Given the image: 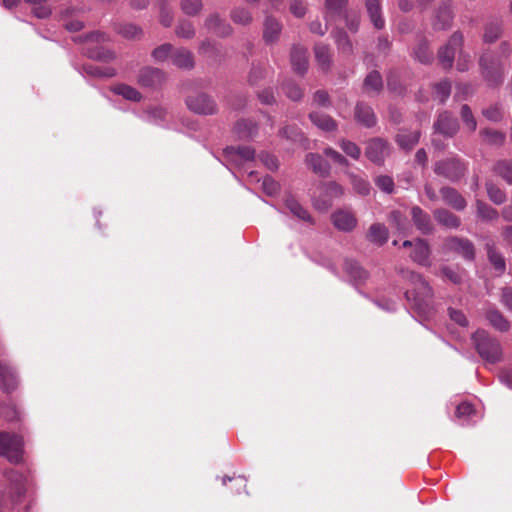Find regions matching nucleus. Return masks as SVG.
Returning a JSON list of instances; mask_svg holds the SVG:
<instances>
[{"mask_svg": "<svg viewBox=\"0 0 512 512\" xmlns=\"http://www.w3.org/2000/svg\"><path fill=\"white\" fill-rule=\"evenodd\" d=\"M227 154H236L240 156L243 160H252L255 155V150L250 146H238V147H228L225 149Z\"/></svg>", "mask_w": 512, "mask_h": 512, "instance_id": "obj_59", "label": "nucleus"}, {"mask_svg": "<svg viewBox=\"0 0 512 512\" xmlns=\"http://www.w3.org/2000/svg\"><path fill=\"white\" fill-rule=\"evenodd\" d=\"M350 180L354 191L359 195L367 196L370 193L371 186L367 180L354 174L350 176Z\"/></svg>", "mask_w": 512, "mask_h": 512, "instance_id": "obj_56", "label": "nucleus"}, {"mask_svg": "<svg viewBox=\"0 0 512 512\" xmlns=\"http://www.w3.org/2000/svg\"><path fill=\"white\" fill-rule=\"evenodd\" d=\"M476 215L479 219L486 222L496 221L499 218L498 211L484 202L483 200L476 199L475 201Z\"/></svg>", "mask_w": 512, "mask_h": 512, "instance_id": "obj_36", "label": "nucleus"}, {"mask_svg": "<svg viewBox=\"0 0 512 512\" xmlns=\"http://www.w3.org/2000/svg\"><path fill=\"white\" fill-rule=\"evenodd\" d=\"M485 318L489 324L499 332L505 333L508 332L511 328L510 321L499 309L495 307L486 309Z\"/></svg>", "mask_w": 512, "mask_h": 512, "instance_id": "obj_22", "label": "nucleus"}, {"mask_svg": "<svg viewBox=\"0 0 512 512\" xmlns=\"http://www.w3.org/2000/svg\"><path fill=\"white\" fill-rule=\"evenodd\" d=\"M411 220L416 229L423 235H430L435 227L430 215L420 206H413L410 210Z\"/></svg>", "mask_w": 512, "mask_h": 512, "instance_id": "obj_16", "label": "nucleus"}, {"mask_svg": "<svg viewBox=\"0 0 512 512\" xmlns=\"http://www.w3.org/2000/svg\"><path fill=\"white\" fill-rule=\"evenodd\" d=\"M430 255L431 249L428 241L423 238L415 239L414 249L410 254L411 259L421 266H430Z\"/></svg>", "mask_w": 512, "mask_h": 512, "instance_id": "obj_20", "label": "nucleus"}, {"mask_svg": "<svg viewBox=\"0 0 512 512\" xmlns=\"http://www.w3.org/2000/svg\"><path fill=\"white\" fill-rule=\"evenodd\" d=\"M387 88L389 91L400 96L406 93V88L401 84L398 77L393 74L387 76Z\"/></svg>", "mask_w": 512, "mask_h": 512, "instance_id": "obj_62", "label": "nucleus"}, {"mask_svg": "<svg viewBox=\"0 0 512 512\" xmlns=\"http://www.w3.org/2000/svg\"><path fill=\"white\" fill-rule=\"evenodd\" d=\"M390 224L400 232H405L408 228V221L405 215L399 210H393L388 217Z\"/></svg>", "mask_w": 512, "mask_h": 512, "instance_id": "obj_55", "label": "nucleus"}, {"mask_svg": "<svg viewBox=\"0 0 512 512\" xmlns=\"http://www.w3.org/2000/svg\"><path fill=\"white\" fill-rule=\"evenodd\" d=\"M115 94L121 95L127 100L138 102L141 100V93L134 87L126 84H117L111 89Z\"/></svg>", "mask_w": 512, "mask_h": 512, "instance_id": "obj_45", "label": "nucleus"}, {"mask_svg": "<svg viewBox=\"0 0 512 512\" xmlns=\"http://www.w3.org/2000/svg\"><path fill=\"white\" fill-rule=\"evenodd\" d=\"M464 42V37L462 32L455 31L447 44L443 45L439 48L437 52V57L440 65L444 69H450L453 66L456 49L462 47Z\"/></svg>", "mask_w": 512, "mask_h": 512, "instance_id": "obj_8", "label": "nucleus"}, {"mask_svg": "<svg viewBox=\"0 0 512 512\" xmlns=\"http://www.w3.org/2000/svg\"><path fill=\"white\" fill-rule=\"evenodd\" d=\"M482 115L489 121L500 122L503 119V107L500 103H495L482 110Z\"/></svg>", "mask_w": 512, "mask_h": 512, "instance_id": "obj_51", "label": "nucleus"}, {"mask_svg": "<svg viewBox=\"0 0 512 512\" xmlns=\"http://www.w3.org/2000/svg\"><path fill=\"white\" fill-rule=\"evenodd\" d=\"M282 30V25L279 21L272 17L267 16L264 20L263 39L266 43L271 44L279 39Z\"/></svg>", "mask_w": 512, "mask_h": 512, "instance_id": "obj_31", "label": "nucleus"}, {"mask_svg": "<svg viewBox=\"0 0 512 512\" xmlns=\"http://www.w3.org/2000/svg\"><path fill=\"white\" fill-rule=\"evenodd\" d=\"M484 248L489 263L492 265L498 275H503L506 271V260L503 254L497 248L496 244L492 240H488L485 243Z\"/></svg>", "mask_w": 512, "mask_h": 512, "instance_id": "obj_18", "label": "nucleus"}, {"mask_svg": "<svg viewBox=\"0 0 512 512\" xmlns=\"http://www.w3.org/2000/svg\"><path fill=\"white\" fill-rule=\"evenodd\" d=\"M479 134L487 144L492 146H502L506 139L503 132L491 128H484Z\"/></svg>", "mask_w": 512, "mask_h": 512, "instance_id": "obj_39", "label": "nucleus"}, {"mask_svg": "<svg viewBox=\"0 0 512 512\" xmlns=\"http://www.w3.org/2000/svg\"><path fill=\"white\" fill-rule=\"evenodd\" d=\"M389 231L382 223H373L366 234V239L378 246L384 245L388 241Z\"/></svg>", "mask_w": 512, "mask_h": 512, "instance_id": "obj_32", "label": "nucleus"}, {"mask_svg": "<svg viewBox=\"0 0 512 512\" xmlns=\"http://www.w3.org/2000/svg\"><path fill=\"white\" fill-rule=\"evenodd\" d=\"M460 116L469 131L474 132L477 128V121L467 104H463L460 109Z\"/></svg>", "mask_w": 512, "mask_h": 512, "instance_id": "obj_57", "label": "nucleus"}, {"mask_svg": "<svg viewBox=\"0 0 512 512\" xmlns=\"http://www.w3.org/2000/svg\"><path fill=\"white\" fill-rule=\"evenodd\" d=\"M343 268L354 285L364 284L369 278L368 271L353 259H346Z\"/></svg>", "mask_w": 512, "mask_h": 512, "instance_id": "obj_21", "label": "nucleus"}, {"mask_svg": "<svg viewBox=\"0 0 512 512\" xmlns=\"http://www.w3.org/2000/svg\"><path fill=\"white\" fill-rule=\"evenodd\" d=\"M421 131H409L407 129H400L395 135V142L399 148L405 152H410L420 141Z\"/></svg>", "mask_w": 512, "mask_h": 512, "instance_id": "obj_19", "label": "nucleus"}, {"mask_svg": "<svg viewBox=\"0 0 512 512\" xmlns=\"http://www.w3.org/2000/svg\"><path fill=\"white\" fill-rule=\"evenodd\" d=\"M173 49L174 48L172 44L164 43L153 49V51L151 52V56L156 62H164L172 56Z\"/></svg>", "mask_w": 512, "mask_h": 512, "instance_id": "obj_52", "label": "nucleus"}, {"mask_svg": "<svg viewBox=\"0 0 512 512\" xmlns=\"http://www.w3.org/2000/svg\"><path fill=\"white\" fill-rule=\"evenodd\" d=\"M331 222L341 232H352L358 225V219L350 208H339L331 214Z\"/></svg>", "mask_w": 512, "mask_h": 512, "instance_id": "obj_10", "label": "nucleus"}, {"mask_svg": "<svg viewBox=\"0 0 512 512\" xmlns=\"http://www.w3.org/2000/svg\"><path fill=\"white\" fill-rule=\"evenodd\" d=\"M348 2L349 0H325V18L342 15Z\"/></svg>", "mask_w": 512, "mask_h": 512, "instance_id": "obj_43", "label": "nucleus"}, {"mask_svg": "<svg viewBox=\"0 0 512 512\" xmlns=\"http://www.w3.org/2000/svg\"><path fill=\"white\" fill-rule=\"evenodd\" d=\"M281 88L284 94L292 101H300L304 96L303 89L291 80L283 82Z\"/></svg>", "mask_w": 512, "mask_h": 512, "instance_id": "obj_46", "label": "nucleus"}, {"mask_svg": "<svg viewBox=\"0 0 512 512\" xmlns=\"http://www.w3.org/2000/svg\"><path fill=\"white\" fill-rule=\"evenodd\" d=\"M285 206L297 218L312 223V217L309 212L292 196L285 199Z\"/></svg>", "mask_w": 512, "mask_h": 512, "instance_id": "obj_38", "label": "nucleus"}, {"mask_svg": "<svg viewBox=\"0 0 512 512\" xmlns=\"http://www.w3.org/2000/svg\"><path fill=\"white\" fill-rule=\"evenodd\" d=\"M175 34L184 39H192L196 32L194 25L191 21L183 19L180 20L175 28Z\"/></svg>", "mask_w": 512, "mask_h": 512, "instance_id": "obj_49", "label": "nucleus"}, {"mask_svg": "<svg viewBox=\"0 0 512 512\" xmlns=\"http://www.w3.org/2000/svg\"><path fill=\"white\" fill-rule=\"evenodd\" d=\"M399 273L413 285L411 290L405 292L406 298L413 302V307L419 314L429 316L433 311L434 293L432 287L418 273L407 269H400Z\"/></svg>", "mask_w": 512, "mask_h": 512, "instance_id": "obj_1", "label": "nucleus"}, {"mask_svg": "<svg viewBox=\"0 0 512 512\" xmlns=\"http://www.w3.org/2000/svg\"><path fill=\"white\" fill-rule=\"evenodd\" d=\"M472 341L479 356L489 363H497L502 357L500 342L485 330H477L472 334Z\"/></svg>", "mask_w": 512, "mask_h": 512, "instance_id": "obj_4", "label": "nucleus"}, {"mask_svg": "<svg viewBox=\"0 0 512 512\" xmlns=\"http://www.w3.org/2000/svg\"><path fill=\"white\" fill-rule=\"evenodd\" d=\"M436 222L449 229H457L461 225V219L446 208H438L433 212Z\"/></svg>", "mask_w": 512, "mask_h": 512, "instance_id": "obj_27", "label": "nucleus"}, {"mask_svg": "<svg viewBox=\"0 0 512 512\" xmlns=\"http://www.w3.org/2000/svg\"><path fill=\"white\" fill-rule=\"evenodd\" d=\"M413 56L422 64L432 63L434 59L433 52L430 50L428 40L425 37H418L417 43L413 48Z\"/></svg>", "mask_w": 512, "mask_h": 512, "instance_id": "obj_29", "label": "nucleus"}, {"mask_svg": "<svg viewBox=\"0 0 512 512\" xmlns=\"http://www.w3.org/2000/svg\"><path fill=\"white\" fill-rule=\"evenodd\" d=\"M447 249L461 255L465 260L473 261L476 257L475 246L472 241L467 238L451 236L445 239Z\"/></svg>", "mask_w": 512, "mask_h": 512, "instance_id": "obj_13", "label": "nucleus"}, {"mask_svg": "<svg viewBox=\"0 0 512 512\" xmlns=\"http://www.w3.org/2000/svg\"><path fill=\"white\" fill-rule=\"evenodd\" d=\"M18 386L17 377L13 369L0 361V388L5 393L13 392Z\"/></svg>", "mask_w": 512, "mask_h": 512, "instance_id": "obj_26", "label": "nucleus"}, {"mask_svg": "<svg viewBox=\"0 0 512 512\" xmlns=\"http://www.w3.org/2000/svg\"><path fill=\"white\" fill-rule=\"evenodd\" d=\"M24 442L23 438L15 433L0 432V456L13 464L22 461Z\"/></svg>", "mask_w": 512, "mask_h": 512, "instance_id": "obj_5", "label": "nucleus"}, {"mask_svg": "<svg viewBox=\"0 0 512 512\" xmlns=\"http://www.w3.org/2000/svg\"><path fill=\"white\" fill-rule=\"evenodd\" d=\"M308 118L313 125L324 132H335L338 129L337 121L326 113L312 111L309 113Z\"/></svg>", "mask_w": 512, "mask_h": 512, "instance_id": "obj_23", "label": "nucleus"}, {"mask_svg": "<svg viewBox=\"0 0 512 512\" xmlns=\"http://www.w3.org/2000/svg\"><path fill=\"white\" fill-rule=\"evenodd\" d=\"M185 104L191 112L198 115L208 116L218 112V105L215 99L205 92H198L187 96Z\"/></svg>", "mask_w": 512, "mask_h": 512, "instance_id": "obj_6", "label": "nucleus"}, {"mask_svg": "<svg viewBox=\"0 0 512 512\" xmlns=\"http://www.w3.org/2000/svg\"><path fill=\"white\" fill-rule=\"evenodd\" d=\"M439 193L443 202L450 208L456 211H463L466 209L467 200L456 188L444 185L440 188Z\"/></svg>", "mask_w": 512, "mask_h": 512, "instance_id": "obj_15", "label": "nucleus"}, {"mask_svg": "<svg viewBox=\"0 0 512 512\" xmlns=\"http://www.w3.org/2000/svg\"><path fill=\"white\" fill-rule=\"evenodd\" d=\"M459 129L460 125L457 118L448 110L438 113L433 123L434 132L446 138H453Z\"/></svg>", "mask_w": 512, "mask_h": 512, "instance_id": "obj_9", "label": "nucleus"}, {"mask_svg": "<svg viewBox=\"0 0 512 512\" xmlns=\"http://www.w3.org/2000/svg\"><path fill=\"white\" fill-rule=\"evenodd\" d=\"M433 172L451 183L460 182L468 173V163L457 155L436 161Z\"/></svg>", "mask_w": 512, "mask_h": 512, "instance_id": "obj_3", "label": "nucleus"}, {"mask_svg": "<svg viewBox=\"0 0 512 512\" xmlns=\"http://www.w3.org/2000/svg\"><path fill=\"white\" fill-rule=\"evenodd\" d=\"M355 121L365 128H372L377 123L373 108L365 102H357L354 108Z\"/></svg>", "mask_w": 512, "mask_h": 512, "instance_id": "obj_17", "label": "nucleus"}, {"mask_svg": "<svg viewBox=\"0 0 512 512\" xmlns=\"http://www.w3.org/2000/svg\"><path fill=\"white\" fill-rule=\"evenodd\" d=\"M339 146L346 155L353 158L354 160H358L360 158L361 149L356 143L350 140L341 139L339 141Z\"/></svg>", "mask_w": 512, "mask_h": 512, "instance_id": "obj_58", "label": "nucleus"}, {"mask_svg": "<svg viewBox=\"0 0 512 512\" xmlns=\"http://www.w3.org/2000/svg\"><path fill=\"white\" fill-rule=\"evenodd\" d=\"M315 59L324 72L330 70L332 64V55L328 45L317 43L314 46Z\"/></svg>", "mask_w": 512, "mask_h": 512, "instance_id": "obj_33", "label": "nucleus"}, {"mask_svg": "<svg viewBox=\"0 0 512 512\" xmlns=\"http://www.w3.org/2000/svg\"><path fill=\"white\" fill-rule=\"evenodd\" d=\"M181 10L188 16H196L203 9L202 0H181Z\"/></svg>", "mask_w": 512, "mask_h": 512, "instance_id": "obj_53", "label": "nucleus"}, {"mask_svg": "<svg viewBox=\"0 0 512 512\" xmlns=\"http://www.w3.org/2000/svg\"><path fill=\"white\" fill-rule=\"evenodd\" d=\"M333 37L335 39L337 48L341 53L346 55H351L353 53L352 42L344 30H337L333 32Z\"/></svg>", "mask_w": 512, "mask_h": 512, "instance_id": "obj_44", "label": "nucleus"}, {"mask_svg": "<svg viewBox=\"0 0 512 512\" xmlns=\"http://www.w3.org/2000/svg\"><path fill=\"white\" fill-rule=\"evenodd\" d=\"M488 198L496 205H501L507 200L506 193L497 187L493 182L485 183Z\"/></svg>", "mask_w": 512, "mask_h": 512, "instance_id": "obj_47", "label": "nucleus"}, {"mask_svg": "<svg viewBox=\"0 0 512 512\" xmlns=\"http://www.w3.org/2000/svg\"><path fill=\"white\" fill-rule=\"evenodd\" d=\"M375 185L383 192L391 194L394 191V181L391 176L379 175L374 180Z\"/></svg>", "mask_w": 512, "mask_h": 512, "instance_id": "obj_61", "label": "nucleus"}, {"mask_svg": "<svg viewBox=\"0 0 512 512\" xmlns=\"http://www.w3.org/2000/svg\"><path fill=\"white\" fill-rule=\"evenodd\" d=\"M482 40L486 44L495 43L503 34V25L499 21H490L484 25Z\"/></svg>", "mask_w": 512, "mask_h": 512, "instance_id": "obj_34", "label": "nucleus"}, {"mask_svg": "<svg viewBox=\"0 0 512 512\" xmlns=\"http://www.w3.org/2000/svg\"><path fill=\"white\" fill-rule=\"evenodd\" d=\"M451 5L452 0H439L438 7L432 19V27L434 30L442 31L451 27L454 18Z\"/></svg>", "mask_w": 512, "mask_h": 512, "instance_id": "obj_11", "label": "nucleus"}, {"mask_svg": "<svg viewBox=\"0 0 512 512\" xmlns=\"http://www.w3.org/2000/svg\"><path fill=\"white\" fill-rule=\"evenodd\" d=\"M171 60L172 63L180 69L191 70L195 66L193 53L183 47L173 52Z\"/></svg>", "mask_w": 512, "mask_h": 512, "instance_id": "obj_28", "label": "nucleus"}, {"mask_svg": "<svg viewBox=\"0 0 512 512\" xmlns=\"http://www.w3.org/2000/svg\"><path fill=\"white\" fill-rule=\"evenodd\" d=\"M266 76V69L260 65H253L248 75V82L250 85H256L259 81L263 80Z\"/></svg>", "mask_w": 512, "mask_h": 512, "instance_id": "obj_63", "label": "nucleus"}, {"mask_svg": "<svg viewBox=\"0 0 512 512\" xmlns=\"http://www.w3.org/2000/svg\"><path fill=\"white\" fill-rule=\"evenodd\" d=\"M87 54L91 59L105 63L113 61L116 57L115 53L112 50L104 48L92 49Z\"/></svg>", "mask_w": 512, "mask_h": 512, "instance_id": "obj_54", "label": "nucleus"}, {"mask_svg": "<svg viewBox=\"0 0 512 512\" xmlns=\"http://www.w3.org/2000/svg\"><path fill=\"white\" fill-rule=\"evenodd\" d=\"M165 81V72L156 67H143L138 74V84L145 88L158 89Z\"/></svg>", "mask_w": 512, "mask_h": 512, "instance_id": "obj_12", "label": "nucleus"}, {"mask_svg": "<svg viewBox=\"0 0 512 512\" xmlns=\"http://www.w3.org/2000/svg\"><path fill=\"white\" fill-rule=\"evenodd\" d=\"M84 70L88 75L99 78H112L116 75V70L112 67H100L96 65H86Z\"/></svg>", "mask_w": 512, "mask_h": 512, "instance_id": "obj_48", "label": "nucleus"}, {"mask_svg": "<svg viewBox=\"0 0 512 512\" xmlns=\"http://www.w3.org/2000/svg\"><path fill=\"white\" fill-rule=\"evenodd\" d=\"M204 27L220 38L229 37L234 32L232 26L217 12L210 14L205 19Z\"/></svg>", "mask_w": 512, "mask_h": 512, "instance_id": "obj_14", "label": "nucleus"}, {"mask_svg": "<svg viewBox=\"0 0 512 512\" xmlns=\"http://www.w3.org/2000/svg\"><path fill=\"white\" fill-rule=\"evenodd\" d=\"M324 196L328 198L323 202V208L328 209L332 205L333 198H339L344 194L343 188L338 183L331 181L322 185Z\"/></svg>", "mask_w": 512, "mask_h": 512, "instance_id": "obj_37", "label": "nucleus"}, {"mask_svg": "<svg viewBox=\"0 0 512 512\" xmlns=\"http://www.w3.org/2000/svg\"><path fill=\"white\" fill-rule=\"evenodd\" d=\"M493 172L512 185V160H499L493 166Z\"/></svg>", "mask_w": 512, "mask_h": 512, "instance_id": "obj_42", "label": "nucleus"}, {"mask_svg": "<svg viewBox=\"0 0 512 512\" xmlns=\"http://www.w3.org/2000/svg\"><path fill=\"white\" fill-rule=\"evenodd\" d=\"M290 61L293 70L301 75H304L308 70L307 49L299 45L293 46L290 53Z\"/></svg>", "mask_w": 512, "mask_h": 512, "instance_id": "obj_24", "label": "nucleus"}, {"mask_svg": "<svg viewBox=\"0 0 512 512\" xmlns=\"http://www.w3.org/2000/svg\"><path fill=\"white\" fill-rule=\"evenodd\" d=\"M500 303L512 313V287L505 286L500 289Z\"/></svg>", "mask_w": 512, "mask_h": 512, "instance_id": "obj_64", "label": "nucleus"}, {"mask_svg": "<svg viewBox=\"0 0 512 512\" xmlns=\"http://www.w3.org/2000/svg\"><path fill=\"white\" fill-rule=\"evenodd\" d=\"M278 135L280 137H282V138H285V139L293 141V142L301 143V142L306 140V137L304 136V133L295 124L283 126L279 130Z\"/></svg>", "mask_w": 512, "mask_h": 512, "instance_id": "obj_41", "label": "nucleus"}, {"mask_svg": "<svg viewBox=\"0 0 512 512\" xmlns=\"http://www.w3.org/2000/svg\"><path fill=\"white\" fill-rule=\"evenodd\" d=\"M231 20L238 25L247 26L252 23L253 16L251 12L244 7H234L229 14Z\"/></svg>", "mask_w": 512, "mask_h": 512, "instance_id": "obj_40", "label": "nucleus"}, {"mask_svg": "<svg viewBox=\"0 0 512 512\" xmlns=\"http://www.w3.org/2000/svg\"><path fill=\"white\" fill-rule=\"evenodd\" d=\"M390 144L381 137H374L365 143V156L377 166H383L385 159L390 155Z\"/></svg>", "mask_w": 512, "mask_h": 512, "instance_id": "obj_7", "label": "nucleus"}, {"mask_svg": "<svg viewBox=\"0 0 512 512\" xmlns=\"http://www.w3.org/2000/svg\"><path fill=\"white\" fill-rule=\"evenodd\" d=\"M436 97L439 98L441 103H444L451 94V83L448 80H443L433 85Z\"/></svg>", "mask_w": 512, "mask_h": 512, "instance_id": "obj_60", "label": "nucleus"}, {"mask_svg": "<svg viewBox=\"0 0 512 512\" xmlns=\"http://www.w3.org/2000/svg\"><path fill=\"white\" fill-rule=\"evenodd\" d=\"M305 163L314 173L321 177H327L330 174V165L323 157L316 153H308L305 157Z\"/></svg>", "mask_w": 512, "mask_h": 512, "instance_id": "obj_30", "label": "nucleus"}, {"mask_svg": "<svg viewBox=\"0 0 512 512\" xmlns=\"http://www.w3.org/2000/svg\"><path fill=\"white\" fill-rule=\"evenodd\" d=\"M479 75L490 89H498L505 80V65L492 50L482 51L477 60Z\"/></svg>", "mask_w": 512, "mask_h": 512, "instance_id": "obj_2", "label": "nucleus"}, {"mask_svg": "<svg viewBox=\"0 0 512 512\" xmlns=\"http://www.w3.org/2000/svg\"><path fill=\"white\" fill-rule=\"evenodd\" d=\"M235 130L240 137H252L257 132V125L251 121L242 119L237 121Z\"/></svg>", "mask_w": 512, "mask_h": 512, "instance_id": "obj_50", "label": "nucleus"}, {"mask_svg": "<svg viewBox=\"0 0 512 512\" xmlns=\"http://www.w3.org/2000/svg\"><path fill=\"white\" fill-rule=\"evenodd\" d=\"M383 86L382 76L377 70H373L368 73L363 81V89L368 94L371 92L380 94L383 90Z\"/></svg>", "mask_w": 512, "mask_h": 512, "instance_id": "obj_35", "label": "nucleus"}, {"mask_svg": "<svg viewBox=\"0 0 512 512\" xmlns=\"http://www.w3.org/2000/svg\"><path fill=\"white\" fill-rule=\"evenodd\" d=\"M382 0H364L365 8L368 17L377 30H382L385 27V19L382 15Z\"/></svg>", "mask_w": 512, "mask_h": 512, "instance_id": "obj_25", "label": "nucleus"}]
</instances>
